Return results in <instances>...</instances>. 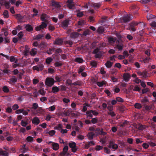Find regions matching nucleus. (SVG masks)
<instances>
[{
  "label": "nucleus",
  "mask_w": 156,
  "mask_h": 156,
  "mask_svg": "<svg viewBox=\"0 0 156 156\" xmlns=\"http://www.w3.org/2000/svg\"><path fill=\"white\" fill-rule=\"evenodd\" d=\"M55 82L53 78L48 77L46 79L45 84L48 87H51L54 85Z\"/></svg>",
  "instance_id": "obj_1"
},
{
  "label": "nucleus",
  "mask_w": 156,
  "mask_h": 156,
  "mask_svg": "<svg viewBox=\"0 0 156 156\" xmlns=\"http://www.w3.org/2000/svg\"><path fill=\"white\" fill-rule=\"evenodd\" d=\"M132 19V16L130 14L124 15L122 17V20L124 23H127Z\"/></svg>",
  "instance_id": "obj_2"
},
{
  "label": "nucleus",
  "mask_w": 156,
  "mask_h": 156,
  "mask_svg": "<svg viewBox=\"0 0 156 156\" xmlns=\"http://www.w3.org/2000/svg\"><path fill=\"white\" fill-rule=\"evenodd\" d=\"M33 113L37 116H40L44 113V111L41 107H39L35 111H33Z\"/></svg>",
  "instance_id": "obj_3"
},
{
  "label": "nucleus",
  "mask_w": 156,
  "mask_h": 156,
  "mask_svg": "<svg viewBox=\"0 0 156 156\" xmlns=\"http://www.w3.org/2000/svg\"><path fill=\"white\" fill-rule=\"evenodd\" d=\"M86 113L87 115V117H92L93 115L97 116L98 114V112L93 110L87 111Z\"/></svg>",
  "instance_id": "obj_4"
},
{
  "label": "nucleus",
  "mask_w": 156,
  "mask_h": 156,
  "mask_svg": "<svg viewBox=\"0 0 156 156\" xmlns=\"http://www.w3.org/2000/svg\"><path fill=\"white\" fill-rule=\"evenodd\" d=\"M69 146L71 148L73 152H75L76 151L77 148L75 143L74 142L70 143L69 144Z\"/></svg>",
  "instance_id": "obj_5"
},
{
  "label": "nucleus",
  "mask_w": 156,
  "mask_h": 156,
  "mask_svg": "<svg viewBox=\"0 0 156 156\" xmlns=\"http://www.w3.org/2000/svg\"><path fill=\"white\" fill-rule=\"evenodd\" d=\"M48 17L47 15L45 13H43L41 16L40 19L44 22L48 23Z\"/></svg>",
  "instance_id": "obj_6"
},
{
  "label": "nucleus",
  "mask_w": 156,
  "mask_h": 156,
  "mask_svg": "<svg viewBox=\"0 0 156 156\" xmlns=\"http://www.w3.org/2000/svg\"><path fill=\"white\" fill-rule=\"evenodd\" d=\"M119 41H117L116 42V47L119 51H122L123 48V45L122 42H119Z\"/></svg>",
  "instance_id": "obj_7"
},
{
  "label": "nucleus",
  "mask_w": 156,
  "mask_h": 156,
  "mask_svg": "<svg viewBox=\"0 0 156 156\" xmlns=\"http://www.w3.org/2000/svg\"><path fill=\"white\" fill-rule=\"evenodd\" d=\"M130 78V75L129 73H124L123 75V78L125 81L128 82Z\"/></svg>",
  "instance_id": "obj_8"
},
{
  "label": "nucleus",
  "mask_w": 156,
  "mask_h": 156,
  "mask_svg": "<svg viewBox=\"0 0 156 156\" xmlns=\"http://www.w3.org/2000/svg\"><path fill=\"white\" fill-rule=\"evenodd\" d=\"M63 40L62 39L57 38L56 39L55 41L54 42V44L61 45L62 44Z\"/></svg>",
  "instance_id": "obj_9"
},
{
  "label": "nucleus",
  "mask_w": 156,
  "mask_h": 156,
  "mask_svg": "<svg viewBox=\"0 0 156 156\" xmlns=\"http://www.w3.org/2000/svg\"><path fill=\"white\" fill-rule=\"evenodd\" d=\"M69 24V21L66 20L62 23V26L64 29H66Z\"/></svg>",
  "instance_id": "obj_10"
},
{
  "label": "nucleus",
  "mask_w": 156,
  "mask_h": 156,
  "mask_svg": "<svg viewBox=\"0 0 156 156\" xmlns=\"http://www.w3.org/2000/svg\"><path fill=\"white\" fill-rule=\"evenodd\" d=\"M48 44L44 41H42L39 45V48L45 49L47 47Z\"/></svg>",
  "instance_id": "obj_11"
},
{
  "label": "nucleus",
  "mask_w": 156,
  "mask_h": 156,
  "mask_svg": "<svg viewBox=\"0 0 156 156\" xmlns=\"http://www.w3.org/2000/svg\"><path fill=\"white\" fill-rule=\"evenodd\" d=\"M79 36V34L77 32H72L70 34V37L72 38L75 39L78 37Z\"/></svg>",
  "instance_id": "obj_12"
},
{
  "label": "nucleus",
  "mask_w": 156,
  "mask_h": 156,
  "mask_svg": "<svg viewBox=\"0 0 156 156\" xmlns=\"http://www.w3.org/2000/svg\"><path fill=\"white\" fill-rule=\"evenodd\" d=\"M52 2V5L55 8H59L61 7V5L59 4V3L56 2L54 1H52L51 2Z\"/></svg>",
  "instance_id": "obj_13"
},
{
  "label": "nucleus",
  "mask_w": 156,
  "mask_h": 156,
  "mask_svg": "<svg viewBox=\"0 0 156 156\" xmlns=\"http://www.w3.org/2000/svg\"><path fill=\"white\" fill-rule=\"evenodd\" d=\"M53 149L55 151H57L59 148V145L58 144L53 142L52 144Z\"/></svg>",
  "instance_id": "obj_14"
},
{
  "label": "nucleus",
  "mask_w": 156,
  "mask_h": 156,
  "mask_svg": "<svg viewBox=\"0 0 156 156\" xmlns=\"http://www.w3.org/2000/svg\"><path fill=\"white\" fill-rule=\"evenodd\" d=\"M109 147L116 149L118 148V146L115 144L113 142H110L109 143Z\"/></svg>",
  "instance_id": "obj_15"
},
{
  "label": "nucleus",
  "mask_w": 156,
  "mask_h": 156,
  "mask_svg": "<svg viewBox=\"0 0 156 156\" xmlns=\"http://www.w3.org/2000/svg\"><path fill=\"white\" fill-rule=\"evenodd\" d=\"M117 38L115 37H110L108 38V41L110 43L113 44L116 42Z\"/></svg>",
  "instance_id": "obj_16"
},
{
  "label": "nucleus",
  "mask_w": 156,
  "mask_h": 156,
  "mask_svg": "<svg viewBox=\"0 0 156 156\" xmlns=\"http://www.w3.org/2000/svg\"><path fill=\"white\" fill-rule=\"evenodd\" d=\"M39 107H38V104L36 103H35L33 104L32 107L31 108V109L33 112V111H35Z\"/></svg>",
  "instance_id": "obj_17"
},
{
  "label": "nucleus",
  "mask_w": 156,
  "mask_h": 156,
  "mask_svg": "<svg viewBox=\"0 0 156 156\" xmlns=\"http://www.w3.org/2000/svg\"><path fill=\"white\" fill-rule=\"evenodd\" d=\"M106 83V82L104 80L101 82H98L96 84L98 87H102V86H105Z\"/></svg>",
  "instance_id": "obj_18"
},
{
  "label": "nucleus",
  "mask_w": 156,
  "mask_h": 156,
  "mask_svg": "<svg viewBox=\"0 0 156 156\" xmlns=\"http://www.w3.org/2000/svg\"><path fill=\"white\" fill-rule=\"evenodd\" d=\"M44 36L43 34H39L36 35L35 37L34 38V40H38L40 39H42V38Z\"/></svg>",
  "instance_id": "obj_19"
},
{
  "label": "nucleus",
  "mask_w": 156,
  "mask_h": 156,
  "mask_svg": "<svg viewBox=\"0 0 156 156\" xmlns=\"http://www.w3.org/2000/svg\"><path fill=\"white\" fill-rule=\"evenodd\" d=\"M90 105L89 104L87 103H85L83 104V108L82 110V111L85 112H86L87 110V107H90Z\"/></svg>",
  "instance_id": "obj_20"
},
{
  "label": "nucleus",
  "mask_w": 156,
  "mask_h": 156,
  "mask_svg": "<svg viewBox=\"0 0 156 156\" xmlns=\"http://www.w3.org/2000/svg\"><path fill=\"white\" fill-rule=\"evenodd\" d=\"M25 28L29 32H31L33 30V27L31 25L29 24H27L26 25Z\"/></svg>",
  "instance_id": "obj_21"
},
{
  "label": "nucleus",
  "mask_w": 156,
  "mask_h": 156,
  "mask_svg": "<svg viewBox=\"0 0 156 156\" xmlns=\"http://www.w3.org/2000/svg\"><path fill=\"white\" fill-rule=\"evenodd\" d=\"M16 18L17 19L18 21L20 22H22V20L23 18V17L20 14H17L16 15Z\"/></svg>",
  "instance_id": "obj_22"
},
{
  "label": "nucleus",
  "mask_w": 156,
  "mask_h": 156,
  "mask_svg": "<svg viewBox=\"0 0 156 156\" xmlns=\"http://www.w3.org/2000/svg\"><path fill=\"white\" fill-rule=\"evenodd\" d=\"M37 49L34 48L32 49L30 52V54L31 55L34 56L37 54Z\"/></svg>",
  "instance_id": "obj_23"
},
{
  "label": "nucleus",
  "mask_w": 156,
  "mask_h": 156,
  "mask_svg": "<svg viewBox=\"0 0 156 156\" xmlns=\"http://www.w3.org/2000/svg\"><path fill=\"white\" fill-rule=\"evenodd\" d=\"M113 65V63L109 61H107L105 64V65L107 68H111Z\"/></svg>",
  "instance_id": "obj_24"
},
{
  "label": "nucleus",
  "mask_w": 156,
  "mask_h": 156,
  "mask_svg": "<svg viewBox=\"0 0 156 156\" xmlns=\"http://www.w3.org/2000/svg\"><path fill=\"white\" fill-rule=\"evenodd\" d=\"M59 90V88L56 86H54L52 87V92L54 93L58 92Z\"/></svg>",
  "instance_id": "obj_25"
},
{
  "label": "nucleus",
  "mask_w": 156,
  "mask_h": 156,
  "mask_svg": "<svg viewBox=\"0 0 156 156\" xmlns=\"http://www.w3.org/2000/svg\"><path fill=\"white\" fill-rule=\"evenodd\" d=\"M75 61L78 63H82L84 61L83 60L80 58H76L75 59Z\"/></svg>",
  "instance_id": "obj_26"
},
{
  "label": "nucleus",
  "mask_w": 156,
  "mask_h": 156,
  "mask_svg": "<svg viewBox=\"0 0 156 156\" xmlns=\"http://www.w3.org/2000/svg\"><path fill=\"white\" fill-rule=\"evenodd\" d=\"M29 52V48L26 45L25 47V49L24 51V55L25 56H26L28 55V53Z\"/></svg>",
  "instance_id": "obj_27"
},
{
  "label": "nucleus",
  "mask_w": 156,
  "mask_h": 156,
  "mask_svg": "<svg viewBox=\"0 0 156 156\" xmlns=\"http://www.w3.org/2000/svg\"><path fill=\"white\" fill-rule=\"evenodd\" d=\"M10 81L13 83H15L17 82V79L15 76H12L10 79Z\"/></svg>",
  "instance_id": "obj_28"
},
{
  "label": "nucleus",
  "mask_w": 156,
  "mask_h": 156,
  "mask_svg": "<svg viewBox=\"0 0 156 156\" xmlns=\"http://www.w3.org/2000/svg\"><path fill=\"white\" fill-rule=\"evenodd\" d=\"M104 29L102 27H98L97 30L98 32L100 34H102L104 32Z\"/></svg>",
  "instance_id": "obj_29"
},
{
  "label": "nucleus",
  "mask_w": 156,
  "mask_h": 156,
  "mask_svg": "<svg viewBox=\"0 0 156 156\" xmlns=\"http://www.w3.org/2000/svg\"><path fill=\"white\" fill-rule=\"evenodd\" d=\"M82 84V82L80 80H78L72 83V85L74 86H81Z\"/></svg>",
  "instance_id": "obj_30"
},
{
  "label": "nucleus",
  "mask_w": 156,
  "mask_h": 156,
  "mask_svg": "<svg viewBox=\"0 0 156 156\" xmlns=\"http://www.w3.org/2000/svg\"><path fill=\"white\" fill-rule=\"evenodd\" d=\"M33 123L37 125L39 123V120L37 118H34L32 121Z\"/></svg>",
  "instance_id": "obj_31"
},
{
  "label": "nucleus",
  "mask_w": 156,
  "mask_h": 156,
  "mask_svg": "<svg viewBox=\"0 0 156 156\" xmlns=\"http://www.w3.org/2000/svg\"><path fill=\"white\" fill-rule=\"evenodd\" d=\"M148 74V72L146 71H144L142 72V77L145 78L148 77L147 74Z\"/></svg>",
  "instance_id": "obj_32"
},
{
  "label": "nucleus",
  "mask_w": 156,
  "mask_h": 156,
  "mask_svg": "<svg viewBox=\"0 0 156 156\" xmlns=\"http://www.w3.org/2000/svg\"><path fill=\"white\" fill-rule=\"evenodd\" d=\"M53 61V59L51 57H48L46 58L45 62L47 64H49Z\"/></svg>",
  "instance_id": "obj_33"
},
{
  "label": "nucleus",
  "mask_w": 156,
  "mask_h": 156,
  "mask_svg": "<svg viewBox=\"0 0 156 156\" xmlns=\"http://www.w3.org/2000/svg\"><path fill=\"white\" fill-rule=\"evenodd\" d=\"M90 34V30L89 29H87L84 31L82 34V35L83 36H86L87 35H89Z\"/></svg>",
  "instance_id": "obj_34"
},
{
  "label": "nucleus",
  "mask_w": 156,
  "mask_h": 156,
  "mask_svg": "<svg viewBox=\"0 0 156 156\" xmlns=\"http://www.w3.org/2000/svg\"><path fill=\"white\" fill-rule=\"evenodd\" d=\"M47 23L43 22H41V24L40 25L42 29H43L44 28H46L47 25L46 23Z\"/></svg>",
  "instance_id": "obj_35"
},
{
  "label": "nucleus",
  "mask_w": 156,
  "mask_h": 156,
  "mask_svg": "<svg viewBox=\"0 0 156 156\" xmlns=\"http://www.w3.org/2000/svg\"><path fill=\"white\" fill-rule=\"evenodd\" d=\"M3 91L5 93H7L9 91V89L6 86H4L2 88Z\"/></svg>",
  "instance_id": "obj_36"
},
{
  "label": "nucleus",
  "mask_w": 156,
  "mask_h": 156,
  "mask_svg": "<svg viewBox=\"0 0 156 156\" xmlns=\"http://www.w3.org/2000/svg\"><path fill=\"white\" fill-rule=\"evenodd\" d=\"M62 63L61 62H56L54 63V66L56 67H59L62 65Z\"/></svg>",
  "instance_id": "obj_37"
},
{
  "label": "nucleus",
  "mask_w": 156,
  "mask_h": 156,
  "mask_svg": "<svg viewBox=\"0 0 156 156\" xmlns=\"http://www.w3.org/2000/svg\"><path fill=\"white\" fill-rule=\"evenodd\" d=\"M90 65L93 67H96L97 66V62L95 61H92L90 63Z\"/></svg>",
  "instance_id": "obj_38"
},
{
  "label": "nucleus",
  "mask_w": 156,
  "mask_h": 156,
  "mask_svg": "<svg viewBox=\"0 0 156 156\" xmlns=\"http://www.w3.org/2000/svg\"><path fill=\"white\" fill-rule=\"evenodd\" d=\"M68 147L67 146H65L63 150V153L64 155H66V154L68 150Z\"/></svg>",
  "instance_id": "obj_39"
},
{
  "label": "nucleus",
  "mask_w": 156,
  "mask_h": 156,
  "mask_svg": "<svg viewBox=\"0 0 156 156\" xmlns=\"http://www.w3.org/2000/svg\"><path fill=\"white\" fill-rule=\"evenodd\" d=\"M95 54L94 57L96 58H100L102 55V53L100 51Z\"/></svg>",
  "instance_id": "obj_40"
},
{
  "label": "nucleus",
  "mask_w": 156,
  "mask_h": 156,
  "mask_svg": "<svg viewBox=\"0 0 156 156\" xmlns=\"http://www.w3.org/2000/svg\"><path fill=\"white\" fill-rule=\"evenodd\" d=\"M4 17L5 18H8L9 17V12L7 10H5L3 12Z\"/></svg>",
  "instance_id": "obj_41"
},
{
  "label": "nucleus",
  "mask_w": 156,
  "mask_h": 156,
  "mask_svg": "<svg viewBox=\"0 0 156 156\" xmlns=\"http://www.w3.org/2000/svg\"><path fill=\"white\" fill-rule=\"evenodd\" d=\"M30 111V109H27L26 110H24L23 109V111L22 112L23 115H27L28 114V112Z\"/></svg>",
  "instance_id": "obj_42"
},
{
  "label": "nucleus",
  "mask_w": 156,
  "mask_h": 156,
  "mask_svg": "<svg viewBox=\"0 0 156 156\" xmlns=\"http://www.w3.org/2000/svg\"><path fill=\"white\" fill-rule=\"evenodd\" d=\"M155 17V16L154 15L150 14H148L147 16V18L148 20L154 18Z\"/></svg>",
  "instance_id": "obj_43"
},
{
  "label": "nucleus",
  "mask_w": 156,
  "mask_h": 156,
  "mask_svg": "<svg viewBox=\"0 0 156 156\" xmlns=\"http://www.w3.org/2000/svg\"><path fill=\"white\" fill-rule=\"evenodd\" d=\"M141 103L143 104H146L148 102V100L146 98H144L141 100Z\"/></svg>",
  "instance_id": "obj_44"
},
{
  "label": "nucleus",
  "mask_w": 156,
  "mask_h": 156,
  "mask_svg": "<svg viewBox=\"0 0 156 156\" xmlns=\"http://www.w3.org/2000/svg\"><path fill=\"white\" fill-rule=\"evenodd\" d=\"M85 24V21L84 20H81L79 21L78 22V24L79 25L82 26Z\"/></svg>",
  "instance_id": "obj_45"
},
{
  "label": "nucleus",
  "mask_w": 156,
  "mask_h": 156,
  "mask_svg": "<svg viewBox=\"0 0 156 156\" xmlns=\"http://www.w3.org/2000/svg\"><path fill=\"white\" fill-rule=\"evenodd\" d=\"M134 107L136 108L140 109L142 108L141 105L138 103H137L135 104L134 105Z\"/></svg>",
  "instance_id": "obj_46"
},
{
  "label": "nucleus",
  "mask_w": 156,
  "mask_h": 156,
  "mask_svg": "<svg viewBox=\"0 0 156 156\" xmlns=\"http://www.w3.org/2000/svg\"><path fill=\"white\" fill-rule=\"evenodd\" d=\"M38 93L42 95H44L45 94V91L43 89H40L38 90Z\"/></svg>",
  "instance_id": "obj_47"
},
{
  "label": "nucleus",
  "mask_w": 156,
  "mask_h": 156,
  "mask_svg": "<svg viewBox=\"0 0 156 156\" xmlns=\"http://www.w3.org/2000/svg\"><path fill=\"white\" fill-rule=\"evenodd\" d=\"M85 69V68L83 66H81L78 69V73L79 74H80L83 72V70Z\"/></svg>",
  "instance_id": "obj_48"
},
{
  "label": "nucleus",
  "mask_w": 156,
  "mask_h": 156,
  "mask_svg": "<svg viewBox=\"0 0 156 156\" xmlns=\"http://www.w3.org/2000/svg\"><path fill=\"white\" fill-rule=\"evenodd\" d=\"M93 6L95 9H97L100 7L101 4L99 3H94L93 4Z\"/></svg>",
  "instance_id": "obj_49"
},
{
  "label": "nucleus",
  "mask_w": 156,
  "mask_h": 156,
  "mask_svg": "<svg viewBox=\"0 0 156 156\" xmlns=\"http://www.w3.org/2000/svg\"><path fill=\"white\" fill-rule=\"evenodd\" d=\"M140 88L137 86H135L134 87L133 89V91H138V92L140 91Z\"/></svg>",
  "instance_id": "obj_50"
},
{
  "label": "nucleus",
  "mask_w": 156,
  "mask_h": 156,
  "mask_svg": "<svg viewBox=\"0 0 156 156\" xmlns=\"http://www.w3.org/2000/svg\"><path fill=\"white\" fill-rule=\"evenodd\" d=\"M116 100L117 101H118L119 102H124L123 100L121 98L119 97H117L116 98Z\"/></svg>",
  "instance_id": "obj_51"
},
{
  "label": "nucleus",
  "mask_w": 156,
  "mask_h": 156,
  "mask_svg": "<svg viewBox=\"0 0 156 156\" xmlns=\"http://www.w3.org/2000/svg\"><path fill=\"white\" fill-rule=\"evenodd\" d=\"M6 152L3 151L2 149L0 148V156H6Z\"/></svg>",
  "instance_id": "obj_52"
},
{
  "label": "nucleus",
  "mask_w": 156,
  "mask_h": 156,
  "mask_svg": "<svg viewBox=\"0 0 156 156\" xmlns=\"http://www.w3.org/2000/svg\"><path fill=\"white\" fill-rule=\"evenodd\" d=\"M62 128V125L61 124H59L56 126L55 129L58 130H61Z\"/></svg>",
  "instance_id": "obj_53"
},
{
  "label": "nucleus",
  "mask_w": 156,
  "mask_h": 156,
  "mask_svg": "<svg viewBox=\"0 0 156 156\" xmlns=\"http://www.w3.org/2000/svg\"><path fill=\"white\" fill-rule=\"evenodd\" d=\"M66 84L69 85H72V80L68 79L66 80Z\"/></svg>",
  "instance_id": "obj_54"
},
{
  "label": "nucleus",
  "mask_w": 156,
  "mask_h": 156,
  "mask_svg": "<svg viewBox=\"0 0 156 156\" xmlns=\"http://www.w3.org/2000/svg\"><path fill=\"white\" fill-rule=\"evenodd\" d=\"M60 87L61 88V90L62 91H65L66 90V87L64 85H61L60 86Z\"/></svg>",
  "instance_id": "obj_55"
},
{
  "label": "nucleus",
  "mask_w": 156,
  "mask_h": 156,
  "mask_svg": "<svg viewBox=\"0 0 156 156\" xmlns=\"http://www.w3.org/2000/svg\"><path fill=\"white\" fill-rule=\"evenodd\" d=\"M55 131L54 130H51L48 132H47V133H48L49 135L51 136L54 135L55 134Z\"/></svg>",
  "instance_id": "obj_56"
},
{
  "label": "nucleus",
  "mask_w": 156,
  "mask_h": 156,
  "mask_svg": "<svg viewBox=\"0 0 156 156\" xmlns=\"http://www.w3.org/2000/svg\"><path fill=\"white\" fill-rule=\"evenodd\" d=\"M116 36L118 38V39H117L116 40L117 41H119V42L122 41V40L121 39L122 37L120 34H116Z\"/></svg>",
  "instance_id": "obj_57"
},
{
  "label": "nucleus",
  "mask_w": 156,
  "mask_h": 156,
  "mask_svg": "<svg viewBox=\"0 0 156 156\" xmlns=\"http://www.w3.org/2000/svg\"><path fill=\"white\" fill-rule=\"evenodd\" d=\"M33 138L30 136H28L27 138V141L29 142H31L33 141Z\"/></svg>",
  "instance_id": "obj_58"
},
{
  "label": "nucleus",
  "mask_w": 156,
  "mask_h": 156,
  "mask_svg": "<svg viewBox=\"0 0 156 156\" xmlns=\"http://www.w3.org/2000/svg\"><path fill=\"white\" fill-rule=\"evenodd\" d=\"M4 5H5L6 9H8L9 8L10 5V4L9 2H5Z\"/></svg>",
  "instance_id": "obj_59"
},
{
  "label": "nucleus",
  "mask_w": 156,
  "mask_h": 156,
  "mask_svg": "<svg viewBox=\"0 0 156 156\" xmlns=\"http://www.w3.org/2000/svg\"><path fill=\"white\" fill-rule=\"evenodd\" d=\"M38 67L40 70V71H42L44 68V65L42 64H39L37 65Z\"/></svg>",
  "instance_id": "obj_60"
},
{
  "label": "nucleus",
  "mask_w": 156,
  "mask_h": 156,
  "mask_svg": "<svg viewBox=\"0 0 156 156\" xmlns=\"http://www.w3.org/2000/svg\"><path fill=\"white\" fill-rule=\"evenodd\" d=\"M105 68L104 67H102L101 68L100 72V73L101 74H105L106 73V72L105 71Z\"/></svg>",
  "instance_id": "obj_61"
},
{
  "label": "nucleus",
  "mask_w": 156,
  "mask_h": 156,
  "mask_svg": "<svg viewBox=\"0 0 156 156\" xmlns=\"http://www.w3.org/2000/svg\"><path fill=\"white\" fill-rule=\"evenodd\" d=\"M55 79L57 82H60L62 80L61 77L58 76H56L55 77Z\"/></svg>",
  "instance_id": "obj_62"
},
{
  "label": "nucleus",
  "mask_w": 156,
  "mask_h": 156,
  "mask_svg": "<svg viewBox=\"0 0 156 156\" xmlns=\"http://www.w3.org/2000/svg\"><path fill=\"white\" fill-rule=\"evenodd\" d=\"M19 106L17 104H14L12 107V109L14 110H16L19 108Z\"/></svg>",
  "instance_id": "obj_63"
},
{
  "label": "nucleus",
  "mask_w": 156,
  "mask_h": 156,
  "mask_svg": "<svg viewBox=\"0 0 156 156\" xmlns=\"http://www.w3.org/2000/svg\"><path fill=\"white\" fill-rule=\"evenodd\" d=\"M76 15L79 17H81L83 15V13L82 12H79L77 13Z\"/></svg>",
  "instance_id": "obj_64"
}]
</instances>
